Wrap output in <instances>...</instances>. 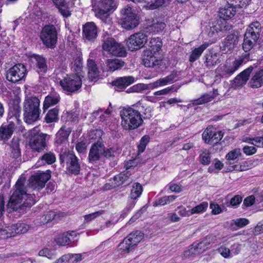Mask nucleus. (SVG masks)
<instances>
[{"mask_svg":"<svg viewBox=\"0 0 263 263\" xmlns=\"http://www.w3.org/2000/svg\"><path fill=\"white\" fill-rule=\"evenodd\" d=\"M40 103L39 99L35 96L26 98L24 102V120L26 123L31 124L39 120Z\"/></svg>","mask_w":263,"mask_h":263,"instance_id":"3","label":"nucleus"},{"mask_svg":"<svg viewBox=\"0 0 263 263\" xmlns=\"http://www.w3.org/2000/svg\"><path fill=\"white\" fill-rule=\"evenodd\" d=\"M121 118V126L126 130L135 129L143 123L142 115L139 110L135 108H124L120 112Z\"/></svg>","mask_w":263,"mask_h":263,"instance_id":"2","label":"nucleus"},{"mask_svg":"<svg viewBox=\"0 0 263 263\" xmlns=\"http://www.w3.org/2000/svg\"><path fill=\"white\" fill-rule=\"evenodd\" d=\"M135 200H136L132 199L131 198L128 200L125 208L123 210L122 214L121 215V217L124 218L125 215L134 207L136 204Z\"/></svg>","mask_w":263,"mask_h":263,"instance_id":"63","label":"nucleus"},{"mask_svg":"<svg viewBox=\"0 0 263 263\" xmlns=\"http://www.w3.org/2000/svg\"><path fill=\"white\" fill-rule=\"evenodd\" d=\"M224 20H218L216 21L217 23L218 24L219 31L227 32L232 29V25Z\"/></svg>","mask_w":263,"mask_h":263,"instance_id":"53","label":"nucleus"},{"mask_svg":"<svg viewBox=\"0 0 263 263\" xmlns=\"http://www.w3.org/2000/svg\"><path fill=\"white\" fill-rule=\"evenodd\" d=\"M98 36V28L93 22H87L83 27V36L89 41H94Z\"/></svg>","mask_w":263,"mask_h":263,"instance_id":"19","label":"nucleus"},{"mask_svg":"<svg viewBox=\"0 0 263 263\" xmlns=\"http://www.w3.org/2000/svg\"><path fill=\"white\" fill-rule=\"evenodd\" d=\"M208 249L210 246L216 243V237L213 235H209L201 239Z\"/></svg>","mask_w":263,"mask_h":263,"instance_id":"61","label":"nucleus"},{"mask_svg":"<svg viewBox=\"0 0 263 263\" xmlns=\"http://www.w3.org/2000/svg\"><path fill=\"white\" fill-rule=\"evenodd\" d=\"M40 39L47 47L53 49L57 43L58 32L53 25L45 26L41 32Z\"/></svg>","mask_w":263,"mask_h":263,"instance_id":"7","label":"nucleus"},{"mask_svg":"<svg viewBox=\"0 0 263 263\" xmlns=\"http://www.w3.org/2000/svg\"><path fill=\"white\" fill-rule=\"evenodd\" d=\"M121 23L123 28L126 29H132L139 24V18L136 13L132 11L130 7L122 10Z\"/></svg>","mask_w":263,"mask_h":263,"instance_id":"11","label":"nucleus"},{"mask_svg":"<svg viewBox=\"0 0 263 263\" xmlns=\"http://www.w3.org/2000/svg\"><path fill=\"white\" fill-rule=\"evenodd\" d=\"M223 133L221 131L215 132L214 129L213 134L210 140L208 141V144L214 145L219 143L223 137Z\"/></svg>","mask_w":263,"mask_h":263,"instance_id":"54","label":"nucleus"},{"mask_svg":"<svg viewBox=\"0 0 263 263\" xmlns=\"http://www.w3.org/2000/svg\"><path fill=\"white\" fill-rule=\"evenodd\" d=\"M102 47L103 51L113 56L124 57L127 54L124 46L112 37L104 38Z\"/></svg>","mask_w":263,"mask_h":263,"instance_id":"6","label":"nucleus"},{"mask_svg":"<svg viewBox=\"0 0 263 263\" xmlns=\"http://www.w3.org/2000/svg\"><path fill=\"white\" fill-rule=\"evenodd\" d=\"M234 4H228L224 7L220 8L219 10L220 19L228 20L232 18L236 13V8L234 6Z\"/></svg>","mask_w":263,"mask_h":263,"instance_id":"24","label":"nucleus"},{"mask_svg":"<svg viewBox=\"0 0 263 263\" xmlns=\"http://www.w3.org/2000/svg\"><path fill=\"white\" fill-rule=\"evenodd\" d=\"M88 77L91 81H96L99 77V70L96 62L92 59H88L87 62Z\"/></svg>","mask_w":263,"mask_h":263,"instance_id":"21","label":"nucleus"},{"mask_svg":"<svg viewBox=\"0 0 263 263\" xmlns=\"http://www.w3.org/2000/svg\"><path fill=\"white\" fill-rule=\"evenodd\" d=\"M71 132V128L70 127L63 126L55 135V142L59 144L64 143L67 141Z\"/></svg>","mask_w":263,"mask_h":263,"instance_id":"28","label":"nucleus"},{"mask_svg":"<svg viewBox=\"0 0 263 263\" xmlns=\"http://www.w3.org/2000/svg\"><path fill=\"white\" fill-rule=\"evenodd\" d=\"M171 0H155L147 3L143 6V8L146 10H155L158 9L163 5H167Z\"/></svg>","mask_w":263,"mask_h":263,"instance_id":"37","label":"nucleus"},{"mask_svg":"<svg viewBox=\"0 0 263 263\" xmlns=\"http://www.w3.org/2000/svg\"><path fill=\"white\" fill-rule=\"evenodd\" d=\"M218 95L217 89H214L213 91L203 94L197 99L193 101V104L198 105L208 103L212 101Z\"/></svg>","mask_w":263,"mask_h":263,"instance_id":"29","label":"nucleus"},{"mask_svg":"<svg viewBox=\"0 0 263 263\" xmlns=\"http://www.w3.org/2000/svg\"><path fill=\"white\" fill-rule=\"evenodd\" d=\"M192 252L195 255H198L203 253L208 248L201 240L199 242H195L192 245Z\"/></svg>","mask_w":263,"mask_h":263,"instance_id":"42","label":"nucleus"},{"mask_svg":"<svg viewBox=\"0 0 263 263\" xmlns=\"http://www.w3.org/2000/svg\"><path fill=\"white\" fill-rule=\"evenodd\" d=\"M249 84L252 88H258L263 85V68L257 70L253 74Z\"/></svg>","mask_w":263,"mask_h":263,"instance_id":"30","label":"nucleus"},{"mask_svg":"<svg viewBox=\"0 0 263 263\" xmlns=\"http://www.w3.org/2000/svg\"><path fill=\"white\" fill-rule=\"evenodd\" d=\"M141 103L139 101L136 104L134 105L133 106L134 107H138L140 112L143 113V119H149L152 116L153 109L150 106L144 107L141 105Z\"/></svg>","mask_w":263,"mask_h":263,"instance_id":"40","label":"nucleus"},{"mask_svg":"<svg viewBox=\"0 0 263 263\" xmlns=\"http://www.w3.org/2000/svg\"><path fill=\"white\" fill-rule=\"evenodd\" d=\"M59 109L57 107L50 109L46 115L45 120L48 123L55 122L59 120Z\"/></svg>","mask_w":263,"mask_h":263,"instance_id":"39","label":"nucleus"},{"mask_svg":"<svg viewBox=\"0 0 263 263\" xmlns=\"http://www.w3.org/2000/svg\"><path fill=\"white\" fill-rule=\"evenodd\" d=\"M130 175V174H129L128 172H127L126 173H121L115 176L113 178L115 181L114 187L118 186L124 183L125 181L128 179Z\"/></svg>","mask_w":263,"mask_h":263,"instance_id":"46","label":"nucleus"},{"mask_svg":"<svg viewBox=\"0 0 263 263\" xmlns=\"http://www.w3.org/2000/svg\"><path fill=\"white\" fill-rule=\"evenodd\" d=\"M103 158L106 159H111L115 157L117 154V148L113 147L106 148L103 144Z\"/></svg>","mask_w":263,"mask_h":263,"instance_id":"48","label":"nucleus"},{"mask_svg":"<svg viewBox=\"0 0 263 263\" xmlns=\"http://www.w3.org/2000/svg\"><path fill=\"white\" fill-rule=\"evenodd\" d=\"M240 35L237 31H234L233 33L227 35L224 41V46L229 50L233 49L237 45Z\"/></svg>","mask_w":263,"mask_h":263,"instance_id":"26","label":"nucleus"},{"mask_svg":"<svg viewBox=\"0 0 263 263\" xmlns=\"http://www.w3.org/2000/svg\"><path fill=\"white\" fill-rule=\"evenodd\" d=\"M242 201V197L239 195H235L229 202L230 205L233 208H237Z\"/></svg>","mask_w":263,"mask_h":263,"instance_id":"62","label":"nucleus"},{"mask_svg":"<svg viewBox=\"0 0 263 263\" xmlns=\"http://www.w3.org/2000/svg\"><path fill=\"white\" fill-rule=\"evenodd\" d=\"M149 139L150 138L148 135H145L141 138L140 143L138 146L139 153H143L144 151L147 144L149 141Z\"/></svg>","mask_w":263,"mask_h":263,"instance_id":"58","label":"nucleus"},{"mask_svg":"<svg viewBox=\"0 0 263 263\" xmlns=\"http://www.w3.org/2000/svg\"><path fill=\"white\" fill-rule=\"evenodd\" d=\"M143 235L140 231L132 232L119 244L118 250L122 254L129 253L135 249L138 243L143 239Z\"/></svg>","mask_w":263,"mask_h":263,"instance_id":"4","label":"nucleus"},{"mask_svg":"<svg viewBox=\"0 0 263 263\" xmlns=\"http://www.w3.org/2000/svg\"><path fill=\"white\" fill-rule=\"evenodd\" d=\"M142 61L143 65L146 67L159 68L162 65V61L156 57L155 53L150 50L143 51Z\"/></svg>","mask_w":263,"mask_h":263,"instance_id":"16","label":"nucleus"},{"mask_svg":"<svg viewBox=\"0 0 263 263\" xmlns=\"http://www.w3.org/2000/svg\"><path fill=\"white\" fill-rule=\"evenodd\" d=\"M59 12L64 17H68L71 15L69 4L65 0H52Z\"/></svg>","mask_w":263,"mask_h":263,"instance_id":"25","label":"nucleus"},{"mask_svg":"<svg viewBox=\"0 0 263 263\" xmlns=\"http://www.w3.org/2000/svg\"><path fill=\"white\" fill-rule=\"evenodd\" d=\"M249 53L242 55L239 59L235 60L232 64L227 62L221 68L223 74H232L244 62L249 60Z\"/></svg>","mask_w":263,"mask_h":263,"instance_id":"15","label":"nucleus"},{"mask_svg":"<svg viewBox=\"0 0 263 263\" xmlns=\"http://www.w3.org/2000/svg\"><path fill=\"white\" fill-rule=\"evenodd\" d=\"M208 206L207 202H203L197 205L195 207L192 209L191 210V215L194 214H199L204 212Z\"/></svg>","mask_w":263,"mask_h":263,"instance_id":"56","label":"nucleus"},{"mask_svg":"<svg viewBox=\"0 0 263 263\" xmlns=\"http://www.w3.org/2000/svg\"><path fill=\"white\" fill-rule=\"evenodd\" d=\"M147 41V35L142 32L136 33L129 37L127 46L131 51L138 50L143 47Z\"/></svg>","mask_w":263,"mask_h":263,"instance_id":"14","label":"nucleus"},{"mask_svg":"<svg viewBox=\"0 0 263 263\" xmlns=\"http://www.w3.org/2000/svg\"><path fill=\"white\" fill-rule=\"evenodd\" d=\"M39 255L41 256L46 257L49 259H54L57 257V254L55 251L48 248H44L41 250L39 252Z\"/></svg>","mask_w":263,"mask_h":263,"instance_id":"55","label":"nucleus"},{"mask_svg":"<svg viewBox=\"0 0 263 263\" xmlns=\"http://www.w3.org/2000/svg\"><path fill=\"white\" fill-rule=\"evenodd\" d=\"M59 83L68 94L77 91L82 86V80L80 76L75 74L68 75L61 79Z\"/></svg>","mask_w":263,"mask_h":263,"instance_id":"9","label":"nucleus"},{"mask_svg":"<svg viewBox=\"0 0 263 263\" xmlns=\"http://www.w3.org/2000/svg\"><path fill=\"white\" fill-rule=\"evenodd\" d=\"M103 143L97 142L93 143L89 152L88 160L91 164L97 163L103 157Z\"/></svg>","mask_w":263,"mask_h":263,"instance_id":"17","label":"nucleus"},{"mask_svg":"<svg viewBox=\"0 0 263 263\" xmlns=\"http://www.w3.org/2000/svg\"><path fill=\"white\" fill-rule=\"evenodd\" d=\"M254 142L255 143V146L262 147L263 142V129H260L257 131L255 136Z\"/></svg>","mask_w":263,"mask_h":263,"instance_id":"64","label":"nucleus"},{"mask_svg":"<svg viewBox=\"0 0 263 263\" xmlns=\"http://www.w3.org/2000/svg\"><path fill=\"white\" fill-rule=\"evenodd\" d=\"M218 32V24L216 21L210 22L203 30V33L209 37H215Z\"/></svg>","mask_w":263,"mask_h":263,"instance_id":"32","label":"nucleus"},{"mask_svg":"<svg viewBox=\"0 0 263 263\" xmlns=\"http://www.w3.org/2000/svg\"><path fill=\"white\" fill-rule=\"evenodd\" d=\"M106 63L111 71L120 69L125 65V62L119 59H108Z\"/></svg>","mask_w":263,"mask_h":263,"instance_id":"36","label":"nucleus"},{"mask_svg":"<svg viewBox=\"0 0 263 263\" xmlns=\"http://www.w3.org/2000/svg\"><path fill=\"white\" fill-rule=\"evenodd\" d=\"M178 75V72L177 71H172L169 75L163 78L165 85L176 82L177 80L176 78Z\"/></svg>","mask_w":263,"mask_h":263,"instance_id":"57","label":"nucleus"},{"mask_svg":"<svg viewBox=\"0 0 263 263\" xmlns=\"http://www.w3.org/2000/svg\"><path fill=\"white\" fill-rule=\"evenodd\" d=\"M60 97L56 95L50 94L46 96L43 103V109L44 112L50 106L58 104L60 101Z\"/></svg>","mask_w":263,"mask_h":263,"instance_id":"35","label":"nucleus"},{"mask_svg":"<svg viewBox=\"0 0 263 263\" xmlns=\"http://www.w3.org/2000/svg\"><path fill=\"white\" fill-rule=\"evenodd\" d=\"M31 226L24 223H17L7 227L2 231V235L6 238L14 237L17 234H24L28 232Z\"/></svg>","mask_w":263,"mask_h":263,"instance_id":"13","label":"nucleus"},{"mask_svg":"<svg viewBox=\"0 0 263 263\" xmlns=\"http://www.w3.org/2000/svg\"><path fill=\"white\" fill-rule=\"evenodd\" d=\"M56 216V214L53 211L47 212L41 218V223L45 224L52 220H53Z\"/></svg>","mask_w":263,"mask_h":263,"instance_id":"59","label":"nucleus"},{"mask_svg":"<svg viewBox=\"0 0 263 263\" xmlns=\"http://www.w3.org/2000/svg\"><path fill=\"white\" fill-rule=\"evenodd\" d=\"M57 245L61 246H65L70 245L71 242H74L75 240H72L68 237V233L64 232L58 236L55 240Z\"/></svg>","mask_w":263,"mask_h":263,"instance_id":"41","label":"nucleus"},{"mask_svg":"<svg viewBox=\"0 0 263 263\" xmlns=\"http://www.w3.org/2000/svg\"><path fill=\"white\" fill-rule=\"evenodd\" d=\"M257 39L251 37L249 34H245L242 45V49L245 52L250 51L256 44Z\"/></svg>","mask_w":263,"mask_h":263,"instance_id":"33","label":"nucleus"},{"mask_svg":"<svg viewBox=\"0 0 263 263\" xmlns=\"http://www.w3.org/2000/svg\"><path fill=\"white\" fill-rule=\"evenodd\" d=\"M13 133V130L3 124L0 127V140H7L11 137Z\"/></svg>","mask_w":263,"mask_h":263,"instance_id":"49","label":"nucleus"},{"mask_svg":"<svg viewBox=\"0 0 263 263\" xmlns=\"http://www.w3.org/2000/svg\"><path fill=\"white\" fill-rule=\"evenodd\" d=\"M31 60L34 64V68L40 75H43L47 72L48 66L44 57L38 54H33L31 57Z\"/></svg>","mask_w":263,"mask_h":263,"instance_id":"18","label":"nucleus"},{"mask_svg":"<svg viewBox=\"0 0 263 263\" xmlns=\"http://www.w3.org/2000/svg\"><path fill=\"white\" fill-rule=\"evenodd\" d=\"M27 74L26 66L22 64H16L6 72V79L12 83H17L24 80Z\"/></svg>","mask_w":263,"mask_h":263,"instance_id":"12","label":"nucleus"},{"mask_svg":"<svg viewBox=\"0 0 263 263\" xmlns=\"http://www.w3.org/2000/svg\"><path fill=\"white\" fill-rule=\"evenodd\" d=\"M166 25L163 22L157 21L154 23L152 25L149 26L147 29L150 32L156 33L162 31L165 28Z\"/></svg>","mask_w":263,"mask_h":263,"instance_id":"47","label":"nucleus"},{"mask_svg":"<svg viewBox=\"0 0 263 263\" xmlns=\"http://www.w3.org/2000/svg\"><path fill=\"white\" fill-rule=\"evenodd\" d=\"M143 191V188L140 183L136 182L132 186L129 197L132 199L136 200L140 196Z\"/></svg>","mask_w":263,"mask_h":263,"instance_id":"45","label":"nucleus"},{"mask_svg":"<svg viewBox=\"0 0 263 263\" xmlns=\"http://www.w3.org/2000/svg\"><path fill=\"white\" fill-rule=\"evenodd\" d=\"M261 30L260 24L258 22H255L250 25L245 34H249L251 37L258 40Z\"/></svg>","mask_w":263,"mask_h":263,"instance_id":"31","label":"nucleus"},{"mask_svg":"<svg viewBox=\"0 0 263 263\" xmlns=\"http://www.w3.org/2000/svg\"><path fill=\"white\" fill-rule=\"evenodd\" d=\"M20 139L17 137H13L10 144L11 155L14 158H17L21 155L20 148Z\"/></svg>","mask_w":263,"mask_h":263,"instance_id":"38","label":"nucleus"},{"mask_svg":"<svg viewBox=\"0 0 263 263\" xmlns=\"http://www.w3.org/2000/svg\"><path fill=\"white\" fill-rule=\"evenodd\" d=\"M209 46V44L204 43L199 47L195 48L191 53L189 57V61L194 62L198 60L204 50Z\"/></svg>","mask_w":263,"mask_h":263,"instance_id":"34","label":"nucleus"},{"mask_svg":"<svg viewBox=\"0 0 263 263\" xmlns=\"http://www.w3.org/2000/svg\"><path fill=\"white\" fill-rule=\"evenodd\" d=\"M219 55L214 51H209L204 57V65L208 69H210L219 64L221 61L219 59Z\"/></svg>","mask_w":263,"mask_h":263,"instance_id":"20","label":"nucleus"},{"mask_svg":"<svg viewBox=\"0 0 263 263\" xmlns=\"http://www.w3.org/2000/svg\"><path fill=\"white\" fill-rule=\"evenodd\" d=\"M49 138L50 136L48 134L33 132L29 142V147L32 151L40 153L47 146V141Z\"/></svg>","mask_w":263,"mask_h":263,"instance_id":"10","label":"nucleus"},{"mask_svg":"<svg viewBox=\"0 0 263 263\" xmlns=\"http://www.w3.org/2000/svg\"><path fill=\"white\" fill-rule=\"evenodd\" d=\"M61 163L66 162V169L71 174L78 175L81 171V165L76 155L69 150L61 151L60 155Z\"/></svg>","mask_w":263,"mask_h":263,"instance_id":"5","label":"nucleus"},{"mask_svg":"<svg viewBox=\"0 0 263 263\" xmlns=\"http://www.w3.org/2000/svg\"><path fill=\"white\" fill-rule=\"evenodd\" d=\"M254 67L252 66L244 70L237 75L234 79V82L236 85L240 86L245 85L249 79Z\"/></svg>","mask_w":263,"mask_h":263,"instance_id":"27","label":"nucleus"},{"mask_svg":"<svg viewBox=\"0 0 263 263\" xmlns=\"http://www.w3.org/2000/svg\"><path fill=\"white\" fill-rule=\"evenodd\" d=\"M176 197L177 196L175 195L163 196V197L159 198L157 201H156L154 203V206L164 205L165 204H168V203L173 202L174 200H175V199L176 198Z\"/></svg>","mask_w":263,"mask_h":263,"instance_id":"51","label":"nucleus"},{"mask_svg":"<svg viewBox=\"0 0 263 263\" xmlns=\"http://www.w3.org/2000/svg\"><path fill=\"white\" fill-rule=\"evenodd\" d=\"M51 177L50 172L36 173L31 176L25 185L26 178L21 176L12 189V193L7 203L9 212H16L21 214L26 213L27 210L34 205L37 198L34 194L28 193L31 187L38 190L43 189Z\"/></svg>","mask_w":263,"mask_h":263,"instance_id":"1","label":"nucleus"},{"mask_svg":"<svg viewBox=\"0 0 263 263\" xmlns=\"http://www.w3.org/2000/svg\"><path fill=\"white\" fill-rule=\"evenodd\" d=\"M7 124H5L7 127L14 132V129L16 125H19L21 121L19 119L18 116L17 115L12 114L11 115L9 114L7 119Z\"/></svg>","mask_w":263,"mask_h":263,"instance_id":"43","label":"nucleus"},{"mask_svg":"<svg viewBox=\"0 0 263 263\" xmlns=\"http://www.w3.org/2000/svg\"><path fill=\"white\" fill-rule=\"evenodd\" d=\"M149 44L151 49L150 51L155 53L161 49L162 43L160 38L157 37L152 39L149 42Z\"/></svg>","mask_w":263,"mask_h":263,"instance_id":"52","label":"nucleus"},{"mask_svg":"<svg viewBox=\"0 0 263 263\" xmlns=\"http://www.w3.org/2000/svg\"><path fill=\"white\" fill-rule=\"evenodd\" d=\"M210 152L205 148L200 149L199 156V162L203 165H209L211 162Z\"/></svg>","mask_w":263,"mask_h":263,"instance_id":"44","label":"nucleus"},{"mask_svg":"<svg viewBox=\"0 0 263 263\" xmlns=\"http://www.w3.org/2000/svg\"><path fill=\"white\" fill-rule=\"evenodd\" d=\"M116 9L114 0H100L94 7L95 16L103 22L106 23L108 20V12Z\"/></svg>","mask_w":263,"mask_h":263,"instance_id":"8","label":"nucleus"},{"mask_svg":"<svg viewBox=\"0 0 263 263\" xmlns=\"http://www.w3.org/2000/svg\"><path fill=\"white\" fill-rule=\"evenodd\" d=\"M134 82V78L132 76L123 77L117 79L112 82V85L116 87L117 91H122Z\"/></svg>","mask_w":263,"mask_h":263,"instance_id":"23","label":"nucleus"},{"mask_svg":"<svg viewBox=\"0 0 263 263\" xmlns=\"http://www.w3.org/2000/svg\"><path fill=\"white\" fill-rule=\"evenodd\" d=\"M56 161L55 155L51 151L44 153L41 157H39L36 162V166L39 167L44 166L46 164L51 165L54 163Z\"/></svg>","mask_w":263,"mask_h":263,"instance_id":"22","label":"nucleus"},{"mask_svg":"<svg viewBox=\"0 0 263 263\" xmlns=\"http://www.w3.org/2000/svg\"><path fill=\"white\" fill-rule=\"evenodd\" d=\"M241 155V150L240 148H235L234 149L229 152L226 155V158L228 161L227 163L229 164H232L231 161H234L239 156Z\"/></svg>","mask_w":263,"mask_h":263,"instance_id":"50","label":"nucleus"},{"mask_svg":"<svg viewBox=\"0 0 263 263\" xmlns=\"http://www.w3.org/2000/svg\"><path fill=\"white\" fill-rule=\"evenodd\" d=\"M104 213V211L100 210L89 214L85 215L84 217V221L86 222H89Z\"/></svg>","mask_w":263,"mask_h":263,"instance_id":"60","label":"nucleus"}]
</instances>
